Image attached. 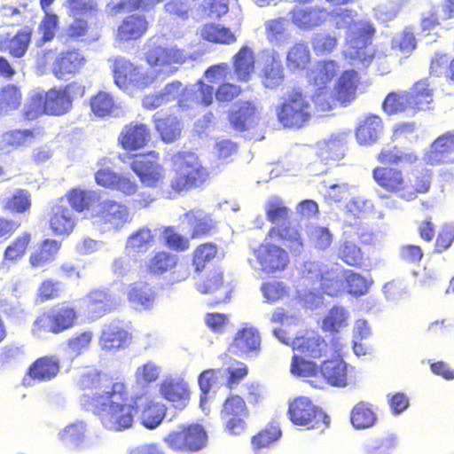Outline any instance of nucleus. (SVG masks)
Returning <instances> with one entry per match:
<instances>
[{"label":"nucleus","instance_id":"1","mask_svg":"<svg viewBox=\"0 0 454 454\" xmlns=\"http://www.w3.org/2000/svg\"><path fill=\"white\" fill-rule=\"evenodd\" d=\"M78 386L84 392L82 404L106 428L121 431L132 427L139 408L137 400L144 395H132L124 378L91 370L80 376Z\"/></svg>","mask_w":454,"mask_h":454},{"label":"nucleus","instance_id":"2","mask_svg":"<svg viewBox=\"0 0 454 454\" xmlns=\"http://www.w3.org/2000/svg\"><path fill=\"white\" fill-rule=\"evenodd\" d=\"M84 94L85 87L75 81L35 92L23 107L22 118L34 121L43 115L63 116L72 110L74 98Z\"/></svg>","mask_w":454,"mask_h":454},{"label":"nucleus","instance_id":"3","mask_svg":"<svg viewBox=\"0 0 454 454\" xmlns=\"http://www.w3.org/2000/svg\"><path fill=\"white\" fill-rule=\"evenodd\" d=\"M375 183L384 191L396 194L405 201L416 200L427 193L432 182L431 174L422 170H412L404 174L400 168L378 166L372 171Z\"/></svg>","mask_w":454,"mask_h":454},{"label":"nucleus","instance_id":"4","mask_svg":"<svg viewBox=\"0 0 454 454\" xmlns=\"http://www.w3.org/2000/svg\"><path fill=\"white\" fill-rule=\"evenodd\" d=\"M173 176L169 179L168 192L180 195L203 187L210 173L199 155L191 151H178L170 157Z\"/></svg>","mask_w":454,"mask_h":454},{"label":"nucleus","instance_id":"5","mask_svg":"<svg viewBox=\"0 0 454 454\" xmlns=\"http://www.w3.org/2000/svg\"><path fill=\"white\" fill-rule=\"evenodd\" d=\"M354 16L355 12L349 9L337 12L334 14L335 27L341 29L355 25L356 30L348 41V58L361 63H370L374 57V51L371 46L376 29L371 22L356 23Z\"/></svg>","mask_w":454,"mask_h":454},{"label":"nucleus","instance_id":"6","mask_svg":"<svg viewBox=\"0 0 454 454\" xmlns=\"http://www.w3.org/2000/svg\"><path fill=\"white\" fill-rule=\"evenodd\" d=\"M77 307L69 301H63L39 313L31 325V333L42 337L46 333L54 335L67 332L77 325Z\"/></svg>","mask_w":454,"mask_h":454},{"label":"nucleus","instance_id":"7","mask_svg":"<svg viewBox=\"0 0 454 454\" xmlns=\"http://www.w3.org/2000/svg\"><path fill=\"white\" fill-rule=\"evenodd\" d=\"M291 347L296 352L292 357L290 372L296 376L304 377L299 371L302 363L317 364L314 360L321 359L328 356L329 345L327 341L317 333L306 330L297 335L291 342Z\"/></svg>","mask_w":454,"mask_h":454},{"label":"nucleus","instance_id":"8","mask_svg":"<svg viewBox=\"0 0 454 454\" xmlns=\"http://www.w3.org/2000/svg\"><path fill=\"white\" fill-rule=\"evenodd\" d=\"M301 364L300 372L303 378H311L309 382L315 387H323L324 384L343 387L348 384L347 364L340 358L325 359L320 364Z\"/></svg>","mask_w":454,"mask_h":454},{"label":"nucleus","instance_id":"9","mask_svg":"<svg viewBox=\"0 0 454 454\" xmlns=\"http://www.w3.org/2000/svg\"><path fill=\"white\" fill-rule=\"evenodd\" d=\"M278 121L288 129H301L312 117V106L308 96L301 90H292L276 106Z\"/></svg>","mask_w":454,"mask_h":454},{"label":"nucleus","instance_id":"10","mask_svg":"<svg viewBox=\"0 0 454 454\" xmlns=\"http://www.w3.org/2000/svg\"><path fill=\"white\" fill-rule=\"evenodd\" d=\"M287 416L297 427L324 432L329 427L330 417L307 396H297L288 403Z\"/></svg>","mask_w":454,"mask_h":454},{"label":"nucleus","instance_id":"11","mask_svg":"<svg viewBox=\"0 0 454 454\" xmlns=\"http://www.w3.org/2000/svg\"><path fill=\"white\" fill-rule=\"evenodd\" d=\"M131 170L146 187L159 188L166 183V169L161 163L160 153L151 150L131 157Z\"/></svg>","mask_w":454,"mask_h":454},{"label":"nucleus","instance_id":"12","mask_svg":"<svg viewBox=\"0 0 454 454\" xmlns=\"http://www.w3.org/2000/svg\"><path fill=\"white\" fill-rule=\"evenodd\" d=\"M163 442L176 452L194 453L206 447L207 434L203 426L192 423L171 431Z\"/></svg>","mask_w":454,"mask_h":454},{"label":"nucleus","instance_id":"13","mask_svg":"<svg viewBox=\"0 0 454 454\" xmlns=\"http://www.w3.org/2000/svg\"><path fill=\"white\" fill-rule=\"evenodd\" d=\"M302 277L308 283L318 285L320 291L327 295L337 296L343 291V283L338 270L323 262H305Z\"/></svg>","mask_w":454,"mask_h":454},{"label":"nucleus","instance_id":"14","mask_svg":"<svg viewBox=\"0 0 454 454\" xmlns=\"http://www.w3.org/2000/svg\"><path fill=\"white\" fill-rule=\"evenodd\" d=\"M220 415L224 421V430L231 435H239L247 427L249 411L240 395L231 394L223 401Z\"/></svg>","mask_w":454,"mask_h":454},{"label":"nucleus","instance_id":"15","mask_svg":"<svg viewBox=\"0 0 454 454\" xmlns=\"http://www.w3.org/2000/svg\"><path fill=\"white\" fill-rule=\"evenodd\" d=\"M113 76L114 83L122 90L130 85L143 89L149 86L153 78L143 72L140 67L134 65L124 57H117L113 61Z\"/></svg>","mask_w":454,"mask_h":454},{"label":"nucleus","instance_id":"16","mask_svg":"<svg viewBox=\"0 0 454 454\" xmlns=\"http://www.w3.org/2000/svg\"><path fill=\"white\" fill-rule=\"evenodd\" d=\"M254 255L266 274H274L285 270L289 264V255L283 247L270 243H261L254 250Z\"/></svg>","mask_w":454,"mask_h":454},{"label":"nucleus","instance_id":"17","mask_svg":"<svg viewBox=\"0 0 454 454\" xmlns=\"http://www.w3.org/2000/svg\"><path fill=\"white\" fill-rule=\"evenodd\" d=\"M132 333L120 320H114L106 325L98 338L101 350L109 354L127 348L132 342Z\"/></svg>","mask_w":454,"mask_h":454},{"label":"nucleus","instance_id":"18","mask_svg":"<svg viewBox=\"0 0 454 454\" xmlns=\"http://www.w3.org/2000/svg\"><path fill=\"white\" fill-rule=\"evenodd\" d=\"M218 246L211 241H206L197 245L191 253V267L190 270L185 266H181L177 270V279L185 280L192 274L194 278L200 277L207 267L215 261L218 254Z\"/></svg>","mask_w":454,"mask_h":454},{"label":"nucleus","instance_id":"19","mask_svg":"<svg viewBox=\"0 0 454 454\" xmlns=\"http://www.w3.org/2000/svg\"><path fill=\"white\" fill-rule=\"evenodd\" d=\"M94 217L98 223L107 224L114 230H120L131 222L129 207L112 199L104 200L98 204Z\"/></svg>","mask_w":454,"mask_h":454},{"label":"nucleus","instance_id":"20","mask_svg":"<svg viewBox=\"0 0 454 454\" xmlns=\"http://www.w3.org/2000/svg\"><path fill=\"white\" fill-rule=\"evenodd\" d=\"M152 139L150 127L140 121H130L125 124L118 136V145L126 152H136L144 149Z\"/></svg>","mask_w":454,"mask_h":454},{"label":"nucleus","instance_id":"21","mask_svg":"<svg viewBox=\"0 0 454 454\" xmlns=\"http://www.w3.org/2000/svg\"><path fill=\"white\" fill-rule=\"evenodd\" d=\"M198 290L202 294H212L214 298L209 305L215 306L230 301L233 286L225 280L223 270H214L198 285Z\"/></svg>","mask_w":454,"mask_h":454},{"label":"nucleus","instance_id":"22","mask_svg":"<svg viewBox=\"0 0 454 454\" xmlns=\"http://www.w3.org/2000/svg\"><path fill=\"white\" fill-rule=\"evenodd\" d=\"M261 348L262 337L259 330L248 325L237 331L230 345L232 353L245 357L257 356Z\"/></svg>","mask_w":454,"mask_h":454},{"label":"nucleus","instance_id":"23","mask_svg":"<svg viewBox=\"0 0 454 454\" xmlns=\"http://www.w3.org/2000/svg\"><path fill=\"white\" fill-rule=\"evenodd\" d=\"M87 62L86 57L79 49L61 51L54 59L51 72L59 80H67L78 74Z\"/></svg>","mask_w":454,"mask_h":454},{"label":"nucleus","instance_id":"24","mask_svg":"<svg viewBox=\"0 0 454 454\" xmlns=\"http://www.w3.org/2000/svg\"><path fill=\"white\" fill-rule=\"evenodd\" d=\"M86 309L92 319H98L117 309L119 301L106 288H94L85 295Z\"/></svg>","mask_w":454,"mask_h":454},{"label":"nucleus","instance_id":"25","mask_svg":"<svg viewBox=\"0 0 454 454\" xmlns=\"http://www.w3.org/2000/svg\"><path fill=\"white\" fill-rule=\"evenodd\" d=\"M424 160L430 166L454 162V131L438 136L425 153Z\"/></svg>","mask_w":454,"mask_h":454},{"label":"nucleus","instance_id":"26","mask_svg":"<svg viewBox=\"0 0 454 454\" xmlns=\"http://www.w3.org/2000/svg\"><path fill=\"white\" fill-rule=\"evenodd\" d=\"M150 23L144 14L131 13L125 16L114 34L119 43L135 42L141 39L148 31Z\"/></svg>","mask_w":454,"mask_h":454},{"label":"nucleus","instance_id":"27","mask_svg":"<svg viewBox=\"0 0 454 454\" xmlns=\"http://www.w3.org/2000/svg\"><path fill=\"white\" fill-rule=\"evenodd\" d=\"M408 94L411 105V114L433 111L434 109L435 88L429 78L416 81L409 89Z\"/></svg>","mask_w":454,"mask_h":454},{"label":"nucleus","instance_id":"28","mask_svg":"<svg viewBox=\"0 0 454 454\" xmlns=\"http://www.w3.org/2000/svg\"><path fill=\"white\" fill-rule=\"evenodd\" d=\"M259 75L262 85L267 89L274 90L283 84L285 72L278 52H263V63Z\"/></svg>","mask_w":454,"mask_h":454},{"label":"nucleus","instance_id":"29","mask_svg":"<svg viewBox=\"0 0 454 454\" xmlns=\"http://www.w3.org/2000/svg\"><path fill=\"white\" fill-rule=\"evenodd\" d=\"M291 20L302 30H311L325 23L329 12L319 5L298 7L291 11Z\"/></svg>","mask_w":454,"mask_h":454},{"label":"nucleus","instance_id":"30","mask_svg":"<svg viewBox=\"0 0 454 454\" xmlns=\"http://www.w3.org/2000/svg\"><path fill=\"white\" fill-rule=\"evenodd\" d=\"M61 368V360L56 355H45L36 358L27 368V376L39 382H46L56 378Z\"/></svg>","mask_w":454,"mask_h":454},{"label":"nucleus","instance_id":"31","mask_svg":"<svg viewBox=\"0 0 454 454\" xmlns=\"http://www.w3.org/2000/svg\"><path fill=\"white\" fill-rule=\"evenodd\" d=\"M160 394L164 399L173 403L176 408L185 407L191 397L188 383L181 378H167L161 381Z\"/></svg>","mask_w":454,"mask_h":454},{"label":"nucleus","instance_id":"32","mask_svg":"<svg viewBox=\"0 0 454 454\" xmlns=\"http://www.w3.org/2000/svg\"><path fill=\"white\" fill-rule=\"evenodd\" d=\"M145 60L152 67H167L173 64H183L186 61L184 50L176 47L152 46L145 52Z\"/></svg>","mask_w":454,"mask_h":454},{"label":"nucleus","instance_id":"33","mask_svg":"<svg viewBox=\"0 0 454 454\" xmlns=\"http://www.w3.org/2000/svg\"><path fill=\"white\" fill-rule=\"evenodd\" d=\"M358 82L359 76L356 70L348 69L340 74L333 91L340 105L347 106L356 98Z\"/></svg>","mask_w":454,"mask_h":454},{"label":"nucleus","instance_id":"34","mask_svg":"<svg viewBox=\"0 0 454 454\" xmlns=\"http://www.w3.org/2000/svg\"><path fill=\"white\" fill-rule=\"evenodd\" d=\"M191 229L190 239H201L210 236L215 230L212 217L201 209H191L184 214Z\"/></svg>","mask_w":454,"mask_h":454},{"label":"nucleus","instance_id":"35","mask_svg":"<svg viewBox=\"0 0 454 454\" xmlns=\"http://www.w3.org/2000/svg\"><path fill=\"white\" fill-rule=\"evenodd\" d=\"M267 238L273 241H279L287 246L291 251H299L303 247V240L300 231L290 222H282L270 227Z\"/></svg>","mask_w":454,"mask_h":454},{"label":"nucleus","instance_id":"36","mask_svg":"<svg viewBox=\"0 0 454 454\" xmlns=\"http://www.w3.org/2000/svg\"><path fill=\"white\" fill-rule=\"evenodd\" d=\"M258 107L254 101L241 102L238 108L229 113V121L231 127L238 131H245L254 126L258 121Z\"/></svg>","mask_w":454,"mask_h":454},{"label":"nucleus","instance_id":"37","mask_svg":"<svg viewBox=\"0 0 454 454\" xmlns=\"http://www.w3.org/2000/svg\"><path fill=\"white\" fill-rule=\"evenodd\" d=\"M24 102L21 86L5 83L0 87V117L8 116L20 110Z\"/></svg>","mask_w":454,"mask_h":454},{"label":"nucleus","instance_id":"38","mask_svg":"<svg viewBox=\"0 0 454 454\" xmlns=\"http://www.w3.org/2000/svg\"><path fill=\"white\" fill-rule=\"evenodd\" d=\"M61 243L53 239H45L30 253L28 262L33 269H41L55 261Z\"/></svg>","mask_w":454,"mask_h":454},{"label":"nucleus","instance_id":"39","mask_svg":"<svg viewBox=\"0 0 454 454\" xmlns=\"http://www.w3.org/2000/svg\"><path fill=\"white\" fill-rule=\"evenodd\" d=\"M339 72L340 66L337 61L322 59L317 61L315 67L310 71L309 81L317 90H325Z\"/></svg>","mask_w":454,"mask_h":454},{"label":"nucleus","instance_id":"40","mask_svg":"<svg viewBox=\"0 0 454 454\" xmlns=\"http://www.w3.org/2000/svg\"><path fill=\"white\" fill-rule=\"evenodd\" d=\"M43 129H12L2 133L3 146L10 149H18L28 146L39 135H43Z\"/></svg>","mask_w":454,"mask_h":454},{"label":"nucleus","instance_id":"41","mask_svg":"<svg viewBox=\"0 0 454 454\" xmlns=\"http://www.w3.org/2000/svg\"><path fill=\"white\" fill-rule=\"evenodd\" d=\"M232 67L239 82H248L255 68L253 50L247 45L241 46L232 57Z\"/></svg>","mask_w":454,"mask_h":454},{"label":"nucleus","instance_id":"42","mask_svg":"<svg viewBox=\"0 0 454 454\" xmlns=\"http://www.w3.org/2000/svg\"><path fill=\"white\" fill-rule=\"evenodd\" d=\"M49 224L54 235H68L75 226V217L69 207L55 205L51 209Z\"/></svg>","mask_w":454,"mask_h":454},{"label":"nucleus","instance_id":"43","mask_svg":"<svg viewBox=\"0 0 454 454\" xmlns=\"http://www.w3.org/2000/svg\"><path fill=\"white\" fill-rule=\"evenodd\" d=\"M383 130V122L380 116H366L356 129V138L360 145H366L376 142Z\"/></svg>","mask_w":454,"mask_h":454},{"label":"nucleus","instance_id":"44","mask_svg":"<svg viewBox=\"0 0 454 454\" xmlns=\"http://www.w3.org/2000/svg\"><path fill=\"white\" fill-rule=\"evenodd\" d=\"M153 122L155 130L163 142L167 144L173 143L180 137L182 128L176 116L155 114L153 117Z\"/></svg>","mask_w":454,"mask_h":454},{"label":"nucleus","instance_id":"45","mask_svg":"<svg viewBox=\"0 0 454 454\" xmlns=\"http://www.w3.org/2000/svg\"><path fill=\"white\" fill-rule=\"evenodd\" d=\"M311 62L309 45L305 42L294 43L286 52V65L292 72L304 70Z\"/></svg>","mask_w":454,"mask_h":454},{"label":"nucleus","instance_id":"46","mask_svg":"<svg viewBox=\"0 0 454 454\" xmlns=\"http://www.w3.org/2000/svg\"><path fill=\"white\" fill-rule=\"evenodd\" d=\"M200 37L208 43L226 45L237 41V36L229 27L213 22L206 23L201 27Z\"/></svg>","mask_w":454,"mask_h":454},{"label":"nucleus","instance_id":"47","mask_svg":"<svg viewBox=\"0 0 454 454\" xmlns=\"http://www.w3.org/2000/svg\"><path fill=\"white\" fill-rule=\"evenodd\" d=\"M376 421L377 414L373 405L368 402H358L350 411V423L356 429L372 427L375 425Z\"/></svg>","mask_w":454,"mask_h":454},{"label":"nucleus","instance_id":"48","mask_svg":"<svg viewBox=\"0 0 454 454\" xmlns=\"http://www.w3.org/2000/svg\"><path fill=\"white\" fill-rule=\"evenodd\" d=\"M165 416V405L153 398L146 397L140 411L141 424L148 429H154L161 423Z\"/></svg>","mask_w":454,"mask_h":454},{"label":"nucleus","instance_id":"49","mask_svg":"<svg viewBox=\"0 0 454 454\" xmlns=\"http://www.w3.org/2000/svg\"><path fill=\"white\" fill-rule=\"evenodd\" d=\"M89 104L91 113L98 118L110 116L119 108L114 97L104 90L91 96Z\"/></svg>","mask_w":454,"mask_h":454},{"label":"nucleus","instance_id":"50","mask_svg":"<svg viewBox=\"0 0 454 454\" xmlns=\"http://www.w3.org/2000/svg\"><path fill=\"white\" fill-rule=\"evenodd\" d=\"M154 240L155 237L152 230L143 226L129 234L125 248L132 254L145 253L154 244Z\"/></svg>","mask_w":454,"mask_h":454},{"label":"nucleus","instance_id":"51","mask_svg":"<svg viewBox=\"0 0 454 454\" xmlns=\"http://www.w3.org/2000/svg\"><path fill=\"white\" fill-rule=\"evenodd\" d=\"M377 160L382 165L415 164L419 157L416 152H401L396 146L383 148L377 155Z\"/></svg>","mask_w":454,"mask_h":454},{"label":"nucleus","instance_id":"52","mask_svg":"<svg viewBox=\"0 0 454 454\" xmlns=\"http://www.w3.org/2000/svg\"><path fill=\"white\" fill-rule=\"evenodd\" d=\"M128 300L137 308L149 309L154 301L152 288L144 282H135L129 286Z\"/></svg>","mask_w":454,"mask_h":454},{"label":"nucleus","instance_id":"53","mask_svg":"<svg viewBox=\"0 0 454 454\" xmlns=\"http://www.w3.org/2000/svg\"><path fill=\"white\" fill-rule=\"evenodd\" d=\"M343 276L346 292L354 297L365 295L372 284L371 278L351 270H345Z\"/></svg>","mask_w":454,"mask_h":454},{"label":"nucleus","instance_id":"54","mask_svg":"<svg viewBox=\"0 0 454 454\" xmlns=\"http://www.w3.org/2000/svg\"><path fill=\"white\" fill-rule=\"evenodd\" d=\"M338 257L347 265L357 269L366 266V258L354 242L344 241L338 247Z\"/></svg>","mask_w":454,"mask_h":454},{"label":"nucleus","instance_id":"55","mask_svg":"<svg viewBox=\"0 0 454 454\" xmlns=\"http://www.w3.org/2000/svg\"><path fill=\"white\" fill-rule=\"evenodd\" d=\"M407 90L388 93L383 103L382 108L384 112L389 115L400 113L411 112V105Z\"/></svg>","mask_w":454,"mask_h":454},{"label":"nucleus","instance_id":"56","mask_svg":"<svg viewBox=\"0 0 454 454\" xmlns=\"http://www.w3.org/2000/svg\"><path fill=\"white\" fill-rule=\"evenodd\" d=\"M32 35L33 28L30 27H25L18 30L8 41L7 50L9 54L13 58H22L30 45Z\"/></svg>","mask_w":454,"mask_h":454},{"label":"nucleus","instance_id":"57","mask_svg":"<svg viewBox=\"0 0 454 454\" xmlns=\"http://www.w3.org/2000/svg\"><path fill=\"white\" fill-rule=\"evenodd\" d=\"M31 240V233L22 232L6 247L4 252V260L8 262H16L21 259L25 255Z\"/></svg>","mask_w":454,"mask_h":454},{"label":"nucleus","instance_id":"58","mask_svg":"<svg viewBox=\"0 0 454 454\" xmlns=\"http://www.w3.org/2000/svg\"><path fill=\"white\" fill-rule=\"evenodd\" d=\"M290 213V208L287 207L284 200L278 196L270 198L265 204L266 219L273 224L280 222H288Z\"/></svg>","mask_w":454,"mask_h":454},{"label":"nucleus","instance_id":"59","mask_svg":"<svg viewBox=\"0 0 454 454\" xmlns=\"http://www.w3.org/2000/svg\"><path fill=\"white\" fill-rule=\"evenodd\" d=\"M67 200L76 212L89 210L95 201V192L92 191L73 188L66 194Z\"/></svg>","mask_w":454,"mask_h":454},{"label":"nucleus","instance_id":"60","mask_svg":"<svg viewBox=\"0 0 454 454\" xmlns=\"http://www.w3.org/2000/svg\"><path fill=\"white\" fill-rule=\"evenodd\" d=\"M93 339V331L88 329L72 334L67 339L66 345L70 353L78 356L89 350Z\"/></svg>","mask_w":454,"mask_h":454},{"label":"nucleus","instance_id":"61","mask_svg":"<svg viewBox=\"0 0 454 454\" xmlns=\"http://www.w3.org/2000/svg\"><path fill=\"white\" fill-rule=\"evenodd\" d=\"M418 40L411 27H404L399 36L391 43V48L401 52L405 57H410L417 49Z\"/></svg>","mask_w":454,"mask_h":454},{"label":"nucleus","instance_id":"62","mask_svg":"<svg viewBox=\"0 0 454 454\" xmlns=\"http://www.w3.org/2000/svg\"><path fill=\"white\" fill-rule=\"evenodd\" d=\"M281 437V430L274 424L266 425L251 439L254 450L258 451L269 447Z\"/></svg>","mask_w":454,"mask_h":454},{"label":"nucleus","instance_id":"63","mask_svg":"<svg viewBox=\"0 0 454 454\" xmlns=\"http://www.w3.org/2000/svg\"><path fill=\"white\" fill-rule=\"evenodd\" d=\"M63 293L60 281L51 278H44L39 284L36 290V298L41 302H46L59 299Z\"/></svg>","mask_w":454,"mask_h":454},{"label":"nucleus","instance_id":"64","mask_svg":"<svg viewBox=\"0 0 454 454\" xmlns=\"http://www.w3.org/2000/svg\"><path fill=\"white\" fill-rule=\"evenodd\" d=\"M61 442L67 446H79L85 437V425L82 422L72 423L59 434Z\"/></svg>","mask_w":454,"mask_h":454}]
</instances>
